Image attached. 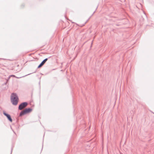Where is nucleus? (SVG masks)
<instances>
[{"label": "nucleus", "instance_id": "obj_1", "mask_svg": "<svg viewBox=\"0 0 154 154\" xmlns=\"http://www.w3.org/2000/svg\"><path fill=\"white\" fill-rule=\"evenodd\" d=\"M19 98L16 93H13L11 94V100L12 104L14 105H17Z\"/></svg>", "mask_w": 154, "mask_h": 154}, {"label": "nucleus", "instance_id": "obj_2", "mask_svg": "<svg viewBox=\"0 0 154 154\" xmlns=\"http://www.w3.org/2000/svg\"><path fill=\"white\" fill-rule=\"evenodd\" d=\"M28 105L26 102H24L21 103L19 106L18 109L20 110H22L23 109L26 107Z\"/></svg>", "mask_w": 154, "mask_h": 154}, {"label": "nucleus", "instance_id": "obj_3", "mask_svg": "<svg viewBox=\"0 0 154 154\" xmlns=\"http://www.w3.org/2000/svg\"><path fill=\"white\" fill-rule=\"evenodd\" d=\"M3 114L5 116H6L8 119L9 121H10L11 122H12V119L11 116L10 115L6 113L5 112V111H3Z\"/></svg>", "mask_w": 154, "mask_h": 154}, {"label": "nucleus", "instance_id": "obj_4", "mask_svg": "<svg viewBox=\"0 0 154 154\" xmlns=\"http://www.w3.org/2000/svg\"><path fill=\"white\" fill-rule=\"evenodd\" d=\"M48 59L46 58L44 60H43L42 62L40 63V64L38 66V68H41L46 62V61L48 60Z\"/></svg>", "mask_w": 154, "mask_h": 154}, {"label": "nucleus", "instance_id": "obj_5", "mask_svg": "<svg viewBox=\"0 0 154 154\" xmlns=\"http://www.w3.org/2000/svg\"><path fill=\"white\" fill-rule=\"evenodd\" d=\"M32 109L30 108H26L24 110L26 114L30 112Z\"/></svg>", "mask_w": 154, "mask_h": 154}, {"label": "nucleus", "instance_id": "obj_6", "mask_svg": "<svg viewBox=\"0 0 154 154\" xmlns=\"http://www.w3.org/2000/svg\"><path fill=\"white\" fill-rule=\"evenodd\" d=\"M25 114H26V113L25 112V111L24 110H23L21 112H20V114L19 116H23V115H25Z\"/></svg>", "mask_w": 154, "mask_h": 154}, {"label": "nucleus", "instance_id": "obj_7", "mask_svg": "<svg viewBox=\"0 0 154 154\" xmlns=\"http://www.w3.org/2000/svg\"><path fill=\"white\" fill-rule=\"evenodd\" d=\"M10 78H11V77H10L9 76V77H8V79H6V81H7V82H8L9 81V79H10Z\"/></svg>", "mask_w": 154, "mask_h": 154}, {"label": "nucleus", "instance_id": "obj_8", "mask_svg": "<svg viewBox=\"0 0 154 154\" xmlns=\"http://www.w3.org/2000/svg\"><path fill=\"white\" fill-rule=\"evenodd\" d=\"M9 76L10 77H15V76L14 75H9Z\"/></svg>", "mask_w": 154, "mask_h": 154}, {"label": "nucleus", "instance_id": "obj_9", "mask_svg": "<svg viewBox=\"0 0 154 154\" xmlns=\"http://www.w3.org/2000/svg\"><path fill=\"white\" fill-rule=\"evenodd\" d=\"M7 82H7L6 81V82L5 83V85H6L7 84Z\"/></svg>", "mask_w": 154, "mask_h": 154}, {"label": "nucleus", "instance_id": "obj_10", "mask_svg": "<svg viewBox=\"0 0 154 154\" xmlns=\"http://www.w3.org/2000/svg\"><path fill=\"white\" fill-rule=\"evenodd\" d=\"M12 149H11V152H12Z\"/></svg>", "mask_w": 154, "mask_h": 154}]
</instances>
